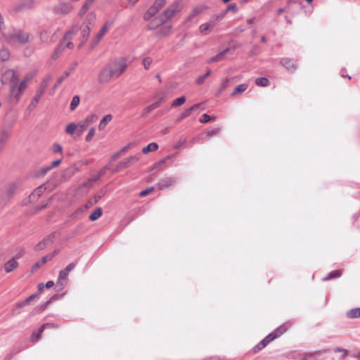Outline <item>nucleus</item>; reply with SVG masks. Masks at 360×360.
<instances>
[{"label":"nucleus","mask_w":360,"mask_h":360,"mask_svg":"<svg viewBox=\"0 0 360 360\" xmlns=\"http://www.w3.org/2000/svg\"><path fill=\"white\" fill-rule=\"evenodd\" d=\"M128 67V59L120 57L110 61L100 72L98 82L106 84L113 78L120 77Z\"/></svg>","instance_id":"f257e3e1"},{"label":"nucleus","mask_w":360,"mask_h":360,"mask_svg":"<svg viewBox=\"0 0 360 360\" xmlns=\"http://www.w3.org/2000/svg\"><path fill=\"white\" fill-rule=\"evenodd\" d=\"M1 82L11 84L10 92L11 94H14L18 101L20 100L24 91L27 87V80L23 79L16 89L18 83V75L13 70H7L2 76Z\"/></svg>","instance_id":"f03ea898"},{"label":"nucleus","mask_w":360,"mask_h":360,"mask_svg":"<svg viewBox=\"0 0 360 360\" xmlns=\"http://www.w3.org/2000/svg\"><path fill=\"white\" fill-rule=\"evenodd\" d=\"M29 39V33L21 31H15L6 36L8 43L14 47H18L27 43Z\"/></svg>","instance_id":"7ed1b4c3"},{"label":"nucleus","mask_w":360,"mask_h":360,"mask_svg":"<svg viewBox=\"0 0 360 360\" xmlns=\"http://www.w3.org/2000/svg\"><path fill=\"white\" fill-rule=\"evenodd\" d=\"M290 327L289 323H285L279 327H278L276 329H275L272 333L269 334L264 340H262L257 346L256 349H262L267 344H269L270 342H271L275 338L281 336L283 333H284Z\"/></svg>","instance_id":"20e7f679"},{"label":"nucleus","mask_w":360,"mask_h":360,"mask_svg":"<svg viewBox=\"0 0 360 360\" xmlns=\"http://www.w3.org/2000/svg\"><path fill=\"white\" fill-rule=\"evenodd\" d=\"M75 32V27L73 28L72 31H70L64 36L63 41L56 49L55 53L53 56V58H56L58 54H60L65 48L72 49L73 47V44L70 41L71 39V35L72 32Z\"/></svg>","instance_id":"39448f33"},{"label":"nucleus","mask_w":360,"mask_h":360,"mask_svg":"<svg viewBox=\"0 0 360 360\" xmlns=\"http://www.w3.org/2000/svg\"><path fill=\"white\" fill-rule=\"evenodd\" d=\"M75 263H70L64 269L59 271L56 282L57 286L63 288L67 284L69 273L75 268Z\"/></svg>","instance_id":"423d86ee"},{"label":"nucleus","mask_w":360,"mask_h":360,"mask_svg":"<svg viewBox=\"0 0 360 360\" xmlns=\"http://www.w3.org/2000/svg\"><path fill=\"white\" fill-rule=\"evenodd\" d=\"M165 0H155L154 4L148 9L144 14V20L146 21L150 20L158 11L165 5Z\"/></svg>","instance_id":"0eeeda50"},{"label":"nucleus","mask_w":360,"mask_h":360,"mask_svg":"<svg viewBox=\"0 0 360 360\" xmlns=\"http://www.w3.org/2000/svg\"><path fill=\"white\" fill-rule=\"evenodd\" d=\"M179 12V4L173 3L161 15V22H166L167 20L173 19Z\"/></svg>","instance_id":"6e6552de"},{"label":"nucleus","mask_w":360,"mask_h":360,"mask_svg":"<svg viewBox=\"0 0 360 360\" xmlns=\"http://www.w3.org/2000/svg\"><path fill=\"white\" fill-rule=\"evenodd\" d=\"M51 79V76H47L43 79L39 89L37 91L36 95L34 96L30 103L31 105H33L34 107L37 105V103L39 101L41 97L44 94Z\"/></svg>","instance_id":"1a4fd4ad"},{"label":"nucleus","mask_w":360,"mask_h":360,"mask_svg":"<svg viewBox=\"0 0 360 360\" xmlns=\"http://www.w3.org/2000/svg\"><path fill=\"white\" fill-rule=\"evenodd\" d=\"M141 155L139 153L124 158L117 166L115 172H119L123 168L131 167L140 160Z\"/></svg>","instance_id":"9d476101"},{"label":"nucleus","mask_w":360,"mask_h":360,"mask_svg":"<svg viewBox=\"0 0 360 360\" xmlns=\"http://www.w3.org/2000/svg\"><path fill=\"white\" fill-rule=\"evenodd\" d=\"M154 26L149 27L150 30H155V34L160 36L167 35L172 29L170 24H153Z\"/></svg>","instance_id":"9b49d317"},{"label":"nucleus","mask_w":360,"mask_h":360,"mask_svg":"<svg viewBox=\"0 0 360 360\" xmlns=\"http://www.w3.org/2000/svg\"><path fill=\"white\" fill-rule=\"evenodd\" d=\"M72 6L68 2L60 1L54 8L53 12L56 14L65 15L72 11Z\"/></svg>","instance_id":"f8f14e48"},{"label":"nucleus","mask_w":360,"mask_h":360,"mask_svg":"<svg viewBox=\"0 0 360 360\" xmlns=\"http://www.w3.org/2000/svg\"><path fill=\"white\" fill-rule=\"evenodd\" d=\"M229 51H230L229 48H227V49H224L223 51H221L216 56L209 58L207 60V63H217V62L222 61V60H225L226 54L228 53Z\"/></svg>","instance_id":"ddd939ff"},{"label":"nucleus","mask_w":360,"mask_h":360,"mask_svg":"<svg viewBox=\"0 0 360 360\" xmlns=\"http://www.w3.org/2000/svg\"><path fill=\"white\" fill-rule=\"evenodd\" d=\"M18 266V262L15 257L7 261L4 265V269L6 273L8 274L14 271Z\"/></svg>","instance_id":"4468645a"},{"label":"nucleus","mask_w":360,"mask_h":360,"mask_svg":"<svg viewBox=\"0 0 360 360\" xmlns=\"http://www.w3.org/2000/svg\"><path fill=\"white\" fill-rule=\"evenodd\" d=\"M109 30V25L108 24H105L98 32L96 34L94 39L92 40V47L96 45L99 41L102 39V37L106 34V32Z\"/></svg>","instance_id":"2eb2a0df"},{"label":"nucleus","mask_w":360,"mask_h":360,"mask_svg":"<svg viewBox=\"0 0 360 360\" xmlns=\"http://www.w3.org/2000/svg\"><path fill=\"white\" fill-rule=\"evenodd\" d=\"M76 32L78 34H79L82 37V41L79 45V47H81L82 44L84 43L88 39V36L90 32V28L89 27V26H87L86 24H83L82 26L79 28V30L77 29Z\"/></svg>","instance_id":"dca6fc26"},{"label":"nucleus","mask_w":360,"mask_h":360,"mask_svg":"<svg viewBox=\"0 0 360 360\" xmlns=\"http://www.w3.org/2000/svg\"><path fill=\"white\" fill-rule=\"evenodd\" d=\"M105 195V191L103 190H101L98 191L96 194L94 195V198L92 199H90L87 203L86 204L85 207L86 209L89 207H92L94 205L97 203Z\"/></svg>","instance_id":"f3484780"},{"label":"nucleus","mask_w":360,"mask_h":360,"mask_svg":"<svg viewBox=\"0 0 360 360\" xmlns=\"http://www.w3.org/2000/svg\"><path fill=\"white\" fill-rule=\"evenodd\" d=\"M55 325L53 323H45L41 326L39 330V333H37L34 332L32 335V342H36L41 338V334L43 333L45 328H54Z\"/></svg>","instance_id":"a211bd4d"},{"label":"nucleus","mask_w":360,"mask_h":360,"mask_svg":"<svg viewBox=\"0 0 360 360\" xmlns=\"http://www.w3.org/2000/svg\"><path fill=\"white\" fill-rule=\"evenodd\" d=\"M75 65H72L68 70H66L62 76H60L56 81L55 87L60 86L62 82L72 72L75 70Z\"/></svg>","instance_id":"6ab92c4d"},{"label":"nucleus","mask_w":360,"mask_h":360,"mask_svg":"<svg viewBox=\"0 0 360 360\" xmlns=\"http://www.w3.org/2000/svg\"><path fill=\"white\" fill-rule=\"evenodd\" d=\"M175 182V179H172V178H165V179H161L158 184V186L159 188V189H165L166 188H168L170 186H172L174 183Z\"/></svg>","instance_id":"aec40b11"},{"label":"nucleus","mask_w":360,"mask_h":360,"mask_svg":"<svg viewBox=\"0 0 360 360\" xmlns=\"http://www.w3.org/2000/svg\"><path fill=\"white\" fill-rule=\"evenodd\" d=\"M281 63L283 67H285L288 70H295L296 68L295 62L291 59L283 58L281 60Z\"/></svg>","instance_id":"412c9836"},{"label":"nucleus","mask_w":360,"mask_h":360,"mask_svg":"<svg viewBox=\"0 0 360 360\" xmlns=\"http://www.w3.org/2000/svg\"><path fill=\"white\" fill-rule=\"evenodd\" d=\"M53 255H52L43 257L40 261H39L34 264V265L32 266V270L34 271V270L37 269L41 266L44 264L47 261L51 260L53 258Z\"/></svg>","instance_id":"4be33fe9"},{"label":"nucleus","mask_w":360,"mask_h":360,"mask_svg":"<svg viewBox=\"0 0 360 360\" xmlns=\"http://www.w3.org/2000/svg\"><path fill=\"white\" fill-rule=\"evenodd\" d=\"M112 119V116L110 114L105 115L103 119L101 120L98 124L99 130H103L106 126V124L110 122Z\"/></svg>","instance_id":"5701e85b"},{"label":"nucleus","mask_w":360,"mask_h":360,"mask_svg":"<svg viewBox=\"0 0 360 360\" xmlns=\"http://www.w3.org/2000/svg\"><path fill=\"white\" fill-rule=\"evenodd\" d=\"M158 149V145L157 143L153 142L149 143L147 146L142 148V153L146 154L149 152L156 151Z\"/></svg>","instance_id":"b1692460"},{"label":"nucleus","mask_w":360,"mask_h":360,"mask_svg":"<svg viewBox=\"0 0 360 360\" xmlns=\"http://www.w3.org/2000/svg\"><path fill=\"white\" fill-rule=\"evenodd\" d=\"M103 210L101 207H97L90 215L89 219L91 221H96L101 217Z\"/></svg>","instance_id":"393cba45"},{"label":"nucleus","mask_w":360,"mask_h":360,"mask_svg":"<svg viewBox=\"0 0 360 360\" xmlns=\"http://www.w3.org/2000/svg\"><path fill=\"white\" fill-rule=\"evenodd\" d=\"M347 316L351 319L360 318V307L350 309L347 311Z\"/></svg>","instance_id":"a878e982"},{"label":"nucleus","mask_w":360,"mask_h":360,"mask_svg":"<svg viewBox=\"0 0 360 360\" xmlns=\"http://www.w3.org/2000/svg\"><path fill=\"white\" fill-rule=\"evenodd\" d=\"M10 137V131L3 129L0 131V143H4Z\"/></svg>","instance_id":"bb28decb"},{"label":"nucleus","mask_w":360,"mask_h":360,"mask_svg":"<svg viewBox=\"0 0 360 360\" xmlns=\"http://www.w3.org/2000/svg\"><path fill=\"white\" fill-rule=\"evenodd\" d=\"M65 132L69 135H73L76 134L77 135V127L75 123L69 124L65 129Z\"/></svg>","instance_id":"cd10ccee"},{"label":"nucleus","mask_w":360,"mask_h":360,"mask_svg":"<svg viewBox=\"0 0 360 360\" xmlns=\"http://www.w3.org/2000/svg\"><path fill=\"white\" fill-rule=\"evenodd\" d=\"M212 24H201V25L199 27V30L202 34H207L211 30H212Z\"/></svg>","instance_id":"c85d7f7f"},{"label":"nucleus","mask_w":360,"mask_h":360,"mask_svg":"<svg viewBox=\"0 0 360 360\" xmlns=\"http://www.w3.org/2000/svg\"><path fill=\"white\" fill-rule=\"evenodd\" d=\"M52 243V239L51 236H48L46 238L43 240L41 242L39 243L36 247L37 250H41L44 249L46 245H49Z\"/></svg>","instance_id":"c756f323"},{"label":"nucleus","mask_w":360,"mask_h":360,"mask_svg":"<svg viewBox=\"0 0 360 360\" xmlns=\"http://www.w3.org/2000/svg\"><path fill=\"white\" fill-rule=\"evenodd\" d=\"M77 136H80L83 132L89 127L83 120L77 124Z\"/></svg>","instance_id":"7c9ffc66"},{"label":"nucleus","mask_w":360,"mask_h":360,"mask_svg":"<svg viewBox=\"0 0 360 360\" xmlns=\"http://www.w3.org/2000/svg\"><path fill=\"white\" fill-rule=\"evenodd\" d=\"M98 120V116L96 114H91L88 115L83 121L89 127L91 124L96 122Z\"/></svg>","instance_id":"2f4dec72"},{"label":"nucleus","mask_w":360,"mask_h":360,"mask_svg":"<svg viewBox=\"0 0 360 360\" xmlns=\"http://www.w3.org/2000/svg\"><path fill=\"white\" fill-rule=\"evenodd\" d=\"M248 88V85L246 84H241L236 86L234 91L232 93V96H234L237 94H241L244 92Z\"/></svg>","instance_id":"473e14b6"},{"label":"nucleus","mask_w":360,"mask_h":360,"mask_svg":"<svg viewBox=\"0 0 360 360\" xmlns=\"http://www.w3.org/2000/svg\"><path fill=\"white\" fill-rule=\"evenodd\" d=\"M44 190V188L43 186H39L37 188H36L30 196V199L32 200H34L36 198L39 197L41 195Z\"/></svg>","instance_id":"72a5a7b5"},{"label":"nucleus","mask_w":360,"mask_h":360,"mask_svg":"<svg viewBox=\"0 0 360 360\" xmlns=\"http://www.w3.org/2000/svg\"><path fill=\"white\" fill-rule=\"evenodd\" d=\"M342 274V271L340 270H336L334 271H331L328 274V275L323 278L324 281L328 280L330 278H339Z\"/></svg>","instance_id":"f704fd0d"},{"label":"nucleus","mask_w":360,"mask_h":360,"mask_svg":"<svg viewBox=\"0 0 360 360\" xmlns=\"http://www.w3.org/2000/svg\"><path fill=\"white\" fill-rule=\"evenodd\" d=\"M255 84L259 86H266L269 84V81L267 78L260 77L255 80Z\"/></svg>","instance_id":"c9c22d12"},{"label":"nucleus","mask_w":360,"mask_h":360,"mask_svg":"<svg viewBox=\"0 0 360 360\" xmlns=\"http://www.w3.org/2000/svg\"><path fill=\"white\" fill-rule=\"evenodd\" d=\"M162 98H160L159 101L152 103L151 105H148L146 108V112H149L152 110H153L154 109L158 108L162 101Z\"/></svg>","instance_id":"e433bc0d"},{"label":"nucleus","mask_w":360,"mask_h":360,"mask_svg":"<svg viewBox=\"0 0 360 360\" xmlns=\"http://www.w3.org/2000/svg\"><path fill=\"white\" fill-rule=\"evenodd\" d=\"M80 98L78 96H75L70 103V109L75 110L79 104Z\"/></svg>","instance_id":"4c0bfd02"},{"label":"nucleus","mask_w":360,"mask_h":360,"mask_svg":"<svg viewBox=\"0 0 360 360\" xmlns=\"http://www.w3.org/2000/svg\"><path fill=\"white\" fill-rule=\"evenodd\" d=\"M153 63V60L150 57L144 58L142 60V64L146 70H148Z\"/></svg>","instance_id":"58836bf2"},{"label":"nucleus","mask_w":360,"mask_h":360,"mask_svg":"<svg viewBox=\"0 0 360 360\" xmlns=\"http://www.w3.org/2000/svg\"><path fill=\"white\" fill-rule=\"evenodd\" d=\"M10 54L8 50L1 49L0 50V58L3 61H6L9 58Z\"/></svg>","instance_id":"ea45409f"},{"label":"nucleus","mask_w":360,"mask_h":360,"mask_svg":"<svg viewBox=\"0 0 360 360\" xmlns=\"http://www.w3.org/2000/svg\"><path fill=\"white\" fill-rule=\"evenodd\" d=\"M186 101V98L185 96H181L176 99H175L173 103H172V106L173 107H176V106H179L182 104H184Z\"/></svg>","instance_id":"a19ab883"},{"label":"nucleus","mask_w":360,"mask_h":360,"mask_svg":"<svg viewBox=\"0 0 360 360\" xmlns=\"http://www.w3.org/2000/svg\"><path fill=\"white\" fill-rule=\"evenodd\" d=\"M211 74V70H208L206 73L202 76H200L199 77L197 78L196 79V83L198 84H201L204 82V80L205 79L208 77Z\"/></svg>","instance_id":"79ce46f5"},{"label":"nucleus","mask_w":360,"mask_h":360,"mask_svg":"<svg viewBox=\"0 0 360 360\" xmlns=\"http://www.w3.org/2000/svg\"><path fill=\"white\" fill-rule=\"evenodd\" d=\"M220 131V129L219 128H215V129H213L210 131H207L205 132V134H206V137L207 138H210L212 136H214V135H217L219 133Z\"/></svg>","instance_id":"37998d69"},{"label":"nucleus","mask_w":360,"mask_h":360,"mask_svg":"<svg viewBox=\"0 0 360 360\" xmlns=\"http://www.w3.org/2000/svg\"><path fill=\"white\" fill-rule=\"evenodd\" d=\"M191 113H192V109L188 108V109L185 110L180 115V117L179 118V121L190 116L191 115Z\"/></svg>","instance_id":"c03bdc74"},{"label":"nucleus","mask_w":360,"mask_h":360,"mask_svg":"<svg viewBox=\"0 0 360 360\" xmlns=\"http://www.w3.org/2000/svg\"><path fill=\"white\" fill-rule=\"evenodd\" d=\"M202 10H203L202 6H198V7L193 8V10L192 11V13L190 15V18H191L195 16L196 15H198V13H201L202 11Z\"/></svg>","instance_id":"a18cd8bd"},{"label":"nucleus","mask_w":360,"mask_h":360,"mask_svg":"<svg viewBox=\"0 0 360 360\" xmlns=\"http://www.w3.org/2000/svg\"><path fill=\"white\" fill-rule=\"evenodd\" d=\"M94 134H95V128L91 127L89 129V131L88 134L86 136V141H90L92 139V138L94 136Z\"/></svg>","instance_id":"49530a36"},{"label":"nucleus","mask_w":360,"mask_h":360,"mask_svg":"<svg viewBox=\"0 0 360 360\" xmlns=\"http://www.w3.org/2000/svg\"><path fill=\"white\" fill-rule=\"evenodd\" d=\"M91 4H89V0H88V1H86L82 7V9L79 12V14L80 15H82L84 13H86V11L88 10L89 6L91 5Z\"/></svg>","instance_id":"de8ad7c7"},{"label":"nucleus","mask_w":360,"mask_h":360,"mask_svg":"<svg viewBox=\"0 0 360 360\" xmlns=\"http://www.w3.org/2000/svg\"><path fill=\"white\" fill-rule=\"evenodd\" d=\"M237 11V6L235 4H229L226 9L225 10V11L229 12V11H232L233 13L236 12Z\"/></svg>","instance_id":"09e8293b"},{"label":"nucleus","mask_w":360,"mask_h":360,"mask_svg":"<svg viewBox=\"0 0 360 360\" xmlns=\"http://www.w3.org/2000/svg\"><path fill=\"white\" fill-rule=\"evenodd\" d=\"M210 117L207 114H203L200 119V122L201 123H207L210 121Z\"/></svg>","instance_id":"8fccbe9b"},{"label":"nucleus","mask_w":360,"mask_h":360,"mask_svg":"<svg viewBox=\"0 0 360 360\" xmlns=\"http://www.w3.org/2000/svg\"><path fill=\"white\" fill-rule=\"evenodd\" d=\"M63 150V148L60 144L55 143L53 146V151L54 153H61Z\"/></svg>","instance_id":"3c124183"},{"label":"nucleus","mask_w":360,"mask_h":360,"mask_svg":"<svg viewBox=\"0 0 360 360\" xmlns=\"http://www.w3.org/2000/svg\"><path fill=\"white\" fill-rule=\"evenodd\" d=\"M335 352H340V353H342L343 356H347V354H348V352H347V349H345L341 348V347H337V348L335 349Z\"/></svg>","instance_id":"603ef678"},{"label":"nucleus","mask_w":360,"mask_h":360,"mask_svg":"<svg viewBox=\"0 0 360 360\" xmlns=\"http://www.w3.org/2000/svg\"><path fill=\"white\" fill-rule=\"evenodd\" d=\"M153 190V187H150V188H148L147 189L144 190V191H142L141 193H140V195L141 196H146L148 194H149Z\"/></svg>","instance_id":"864d4df0"},{"label":"nucleus","mask_w":360,"mask_h":360,"mask_svg":"<svg viewBox=\"0 0 360 360\" xmlns=\"http://www.w3.org/2000/svg\"><path fill=\"white\" fill-rule=\"evenodd\" d=\"M229 79H225L222 83H221V88L219 89L220 91H224L226 87H227V85H228V83H229Z\"/></svg>","instance_id":"5fc2aeb1"},{"label":"nucleus","mask_w":360,"mask_h":360,"mask_svg":"<svg viewBox=\"0 0 360 360\" xmlns=\"http://www.w3.org/2000/svg\"><path fill=\"white\" fill-rule=\"evenodd\" d=\"M185 143H186V139L181 140V141H179L176 143V145L174 146V148H175L176 149H178V148H181V147L184 146L185 145Z\"/></svg>","instance_id":"6e6d98bb"},{"label":"nucleus","mask_w":360,"mask_h":360,"mask_svg":"<svg viewBox=\"0 0 360 360\" xmlns=\"http://www.w3.org/2000/svg\"><path fill=\"white\" fill-rule=\"evenodd\" d=\"M226 14V11H223L220 12V13H219V15H217V20H223V18H224V15H225Z\"/></svg>","instance_id":"4d7b16f0"},{"label":"nucleus","mask_w":360,"mask_h":360,"mask_svg":"<svg viewBox=\"0 0 360 360\" xmlns=\"http://www.w3.org/2000/svg\"><path fill=\"white\" fill-rule=\"evenodd\" d=\"M60 162H61L60 159L56 160L52 162L51 165L50 167H51V169L53 167H58L60 164Z\"/></svg>","instance_id":"13d9d810"},{"label":"nucleus","mask_w":360,"mask_h":360,"mask_svg":"<svg viewBox=\"0 0 360 360\" xmlns=\"http://www.w3.org/2000/svg\"><path fill=\"white\" fill-rule=\"evenodd\" d=\"M37 297V294H32V295L25 299V302H28L29 304L32 300H34Z\"/></svg>","instance_id":"bf43d9fd"},{"label":"nucleus","mask_w":360,"mask_h":360,"mask_svg":"<svg viewBox=\"0 0 360 360\" xmlns=\"http://www.w3.org/2000/svg\"><path fill=\"white\" fill-rule=\"evenodd\" d=\"M133 146L132 143H129L128 145L123 147L121 150V153H124L127 151L129 148H131Z\"/></svg>","instance_id":"052dcab7"},{"label":"nucleus","mask_w":360,"mask_h":360,"mask_svg":"<svg viewBox=\"0 0 360 360\" xmlns=\"http://www.w3.org/2000/svg\"><path fill=\"white\" fill-rule=\"evenodd\" d=\"M54 285V282L52 281H49L46 283V287L47 288H51Z\"/></svg>","instance_id":"680f3d73"},{"label":"nucleus","mask_w":360,"mask_h":360,"mask_svg":"<svg viewBox=\"0 0 360 360\" xmlns=\"http://www.w3.org/2000/svg\"><path fill=\"white\" fill-rule=\"evenodd\" d=\"M50 169H51V167H50V166L44 167V168L41 169V174H44L47 172H49Z\"/></svg>","instance_id":"e2e57ef3"},{"label":"nucleus","mask_w":360,"mask_h":360,"mask_svg":"<svg viewBox=\"0 0 360 360\" xmlns=\"http://www.w3.org/2000/svg\"><path fill=\"white\" fill-rule=\"evenodd\" d=\"M28 304V302H25V300H23L22 302H20L18 304V307L21 308V307H25V305Z\"/></svg>","instance_id":"0e129e2a"},{"label":"nucleus","mask_w":360,"mask_h":360,"mask_svg":"<svg viewBox=\"0 0 360 360\" xmlns=\"http://www.w3.org/2000/svg\"><path fill=\"white\" fill-rule=\"evenodd\" d=\"M352 356L357 360H360V350L352 354Z\"/></svg>","instance_id":"69168bd1"},{"label":"nucleus","mask_w":360,"mask_h":360,"mask_svg":"<svg viewBox=\"0 0 360 360\" xmlns=\"http://www.w3.org/2000/svg\"><path fill=\"white\" fill-rule=\"evenodd\" d=\"M44 289V283H41L38 285V290L39 292H41Z\"/></svg>","instance_id":"338daca9"},{"label":"nucleus","mask_w":360,"mask_h":360,"mask_svg":"<svg viewBox=\"0 0 360 360\" xmlns=\"http://www.w3.org/2000/svg\"><path fill=\"white\" fill-rule=\"evenodd\" d=\"M15 189H16V186H15V185H14V184H13V185H11V186H10V188H9V190H8V191H9V192L13 193V192H14V191H15Z\"/></svg>","instance_id":"774afa93"}]
</instances>
